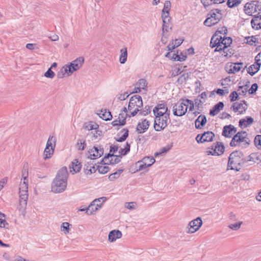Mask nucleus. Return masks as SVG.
Here are the masks:
<instances>
[{"label": "nucleus", "instance_id": "33", "mask_svg": "<svg viewBox=\"0 0 261 261\" xmlns=\"http://www.w3.org/2000/svg\"><path fill=\"white\" fill-rule=\"evenodd\" d=\"M98 125H97L96 123L93 122L85 123L84 125V128L88 130L97 129H98Z\"/></svg>", "mask_w": 261, "mask_h": 261}, {"label": "nucleus", "instance_id": "3", "mask_svg": "<svg viewBox=\"0 0 261 261\" xmlns=\"http://www.w3.org/2000/svg\"><path fill=\"white\" fill-rule=\"evenodd\" d=\"M28 181H24L23 183H21L19 188V204L18 209L21 213L25 211L27 205L28 199Z\"/></svg>", "mask_w": 261, "mask_h": 261}, {"label": "nucleus", "instance_id": "55", "mask_svg": "<svg viewBox=\"0 0 261 261\" xmlns=\"http://www.w3.org/2000/svg\"><path fill=\"white\" fill-rule=\"evenodd\" d=\"M242 223L243 222H239L237 223L231 224L228 225V227L232 230H237L240 228Z\"/></svg>", "mask_w": 261, "mask_h": 261}, {"label": "nucleus", "instance_id": "26", "mask_svg": "<svg viewBox=\"0 0 261 261\" xmlns=\"http://www.w3.org/2000/svg\"><path fill=\"white\" fill-rule=\"evenodd\" d=\"M98 201V199L94 200L88 207H86V213L87 215H91L93 214L94 212L97 211L99 208V207L95 204V203Z\"/></svg>", "mask_w": 261, "mask_h": 261}, {"label": "nucleus", "instance_id": "16", "mask_svg": "<svg viewBox=\"0 0 261 261\" xmlns=\"http://www.w3.org/2000/svg\"><path fill=\"white\" fill-rule=\"evenodd\" d=\"M217 18L212 17L211 15L208 16L204 21V24L207 27H211L217 24L222 18V14H217Z\"/></svg>", "mask_w": 261, "mask_h": 261}, {"label": "nucleus", "instance_id": "49", "mask_svg": "<svg viewBox=\"0 0 261 261\" xmlns=\"http://www.w3.org/2000/svg\"><path fill=\"white\" fill-rule=\"evenodd\" d=\"M29 175L28 165L25 166L24 165L23 169L22 170V177L23 178L24 181H28V177Z\"/></svg>", "mask_w": 261, "mask_h": 261}, {"label": "nucleus", "instance_id": "61", "mask_svg": "<svg viewBox=\"0 0 261 261\" xmlns=\"http://www.w3.org/2000/svg\"><path fill=\"white\" fill-rule=\"evenodd\" d=\"M223 38V41H225V47H228L232 43V40L231 38L229 37H225V36Z\"/></svg>", "mask_w": 261, "mask_h": 261}, {"label": "nucleus", "instance_id": "11", "mask_svg": "<svg viewBox=\"0 0 261 261\" xmlns=\"http://www.w3.org/2000/svg\"><path fill=\"white\" fill-rule=\"evenodd\" d=\"M256 65L252 64L247 69V72L251 76L254 75L260 69L261 66V51L255 57Z\"/></svg>", "mask_w": 261, "mask_h": 261}, {"label": "nucleus", "instance_id": "35", "mask_svg": "<svg viewBox=\"0 0 261 261\" xmlns=\"http://www.w3.org/2000/svg\"><path fill=\"white\" fill-rule=\"evenodd\" d=\"M101 113H102L100 114V115H101V116H100V117L103 120L108 121L112 119L113 117L111 114V113L110 111H107V110H105V111L104 112H103V111H101Z\"/></svg>", "mask_w": 261, "mask_h": 261}, {"label": "nucleus", "instance_id": "42", "mask_svg": "<svg viewBox=\"0 0 261 261\" xmlns=\"http://www.w3.org/2000/svg\"><path fill=\"white\" fill-rule=\"evenodd\" d=\"M136 86H138L140 87L141 89L146 90L147 82L144 79H141L136 83Z\"/></svg>", "mask_w": 261, "mask_h": 261}, {"label": "nucleus", "instance_id": "7", "mask_svg": "<svg viewBox=\"0 0 261 261\" xmlns=\"http://www.w3.org/2000/svg\"><path fill=\"white\" fill-rule=\"evenodd\" d=\"M155 160L153 156H145L141 160L138 161L135 165L136 167L138 168L137 171L143 170L146 168L151 166Z\"/></svg>", "mask_w": 261, "mask_h": 261}, {"label": "nucleus", "instance_id": "20", "mask_svg": "<svg viewBox=\"0 0 261 261\" xmlns=\"http://www.w3.org/2000/svg\"><path fill=\"white\" fill-rule=\"evenodd\" d=\"M244 10L246 14L250 16H252L253 13L256 12L254 3H253V1L250 3H247L244 6Z\"/></svg>", "mask_w": 261, "mask_h": 261}, {"label": "nucleus", "instance_id": "17", "mask_svg": "<svg viewBox=\"0 0 261 261\" xmlns=\"http://www.w3.org/2000/svg\"><path fill=\"white\" fill-rule=\"evenodd\" d=\"M207 122L206 117L204 115L201 114L195 121V127L197 129H201Z\"/></svg>", "mask_w": 261, "mask_h": 261}, {"label": "nucleus", "instance_id": "56", "mask_svg": "<svg viewBox=\"0 0 261 261\" xmlns=\"http://www.w3.org/2000/svg\"><path fill=\"white\" fill-rule=\"evenodd\" d=\"M205 101L204 100H201V99H199L198 97L195 99L194 100V103L195 105L196 108H197V110H199V108L202 106V105L203 104V103Z\"/></svg>", "mask_w": 261, "mask_h": 261}, {"label": "nucleus", "instance_id": "41", "mask_svg": "<svg viewBox=\"0 0 261 261\" xmlns=\"http://www.w3.org/2000/svg\"><path fill=\"white\" fill-rule=\"evenodd\" d=\"M219 34H223L224 35L227 34V29L226 27H223L220 29H218L214 34L213 36H215V38L219 37L220 36Z\"/></svg>", "mask_w": 261, "mask_h": 261}, {"label": "nucleus", "instance_id": "8", "mask_svg": "<svg viewBox=\"0 0 261 261\" xmlns=\"http://www.w3.org/2000/svg\"><path fill=\"white\" fill-rule=\"evenodd\" d=\"M188 110V105L181 102L175 103L173 107V113L174 116H182L186 114Z\"/></svg>", "mask_w": 261, "mask_h": 261}, {"label": "nucleus", "instance_id": "12", "mask_svg": "<svg viewBox=\"0 0 261 261\" xmlns=\"http://www.w3.org/2000/svg\"><path fill=\"white\" fill-rule=\"evenodd\" d=\"M215 134L211 131L205 132L203 134H198L196 137V140L198 143L213 141Z\"/></svg>", "mask_w": 261, "mask_h": 261}, {"label": "nucleus", "instance_id": "9", "mask_svg": "<svg viewBox=\"0 0 261 261\" xmlns=\"http://www.w3.org/2000/svg\"><path fill=\"white\" fill-rule=\"evenodd\" d=\"M248 134L245 131L242 130L238 132L232 138L230 146L231 147L241 145L243 141H247V140L245 139V137Z\"/></svg>", "mask_w": 261, "mask_h": 261}, {"label": "nucleus", "instance_id": "59", "mask_svg": "<svg viewBox=\"0 0 261 261\" xmlns=\"http://www.w3.org/2000/svg\"><path fill=\"white\" fill-rule=\"evenodd\" d=\"M229 97L230 101L233 102L238 99L239 95L237 92L236 91H234L230 93Z\"/></svg>", "mask_w": 261, "mask_h": 261}, {"label": "nucleus", "instance_id": "44", "mask_svg": "<svg viewBox=\"0 0 261 261\" xmlns=\"http://www.w3.org/2000/svg\"><path fill=\"white\" fill-rule=\"evenodd\" d=\"M130 144L128 142H126V145H125L124 148H121L119 150V153L122 155H125L127 154L130 151Z\"/></svg>", "mask_w": 261, "mask_h": 261}, {"label": "nucleus", "instance_id": "2", "mask_svg": "<svg viewBox=\"0 0 261 261\" xmlns=\"http://www.w3.org/2000/svg\"><path fill=\"white\" fill-rule=\"evenodd\" d=\"M245 163V157L243 152L240 150L234 151L228 157L227 169L239 171L241 168H238V166L242 167Z\"/></svg>", "mask_w": 261, "mask_h": 261}, {"label": "nucleus", "instance_id": "22", "mask_svg": "<svg viewBox=\"0 0 261 261\" xmlns=\"http://www.w3.org/2000/svg\"><path fill=\"white\" fill-rule=\"evenodd\" d=\"M211 149L216 150L217 153V155L222 154L225 150V147L223 143L220 142H216L215 143H214Z\"/></svg>", "mask_w": 261, "mask_h": 261}, {"label": "nucleus", "instance_id": "4", "mask_svg": "<svg viewBox=\"0 0 261 261\" xmlns=\"http://www.w3.org/2000/svg\"><path fill=\"white\" fill-rule=\"evenodd\" d=\"M143 107V101L141 96L135 95L133 96L128 103V109L131 112L130 117H134L140 112L139 108Z\"/></svg>", "mask_w": 261, "mask_h": 261}, {"label": "nucleus", "instance_id": "60", "mask_svg": "<svg viewBox=\"0 0 261 261\" xmlns=\"http://www.w3.org/2000/svg\"><path fill=\"white\" fill-rule=\"evenodd\" d=\"M258 88V85L256 83L253 84L249 90V93L250 94H253L256 93Z\"/></svg>", "mask_w": 261, "mask_h": 261}, {"label": "nucleus", "instance_id": "30", "mask_svg": "<svg viewBox=\"0 0 261 261\" xmlns=\"http://www.w3.org/2000/svg\"><path fill=\"white\" fill-rule=\"evenodd\" d=\"M120 55L119 57V62L121 64H124L127 58V47H125L120 49Z\"/></svg>", "mask_w": 261, "mask_h": 261}, {"label": "nucleus", "instance_id": "14", "mask_svg": "<svg viewBox=\"0 0 261 261\" xmlns=\"http://www.w3.org/2000/svg\"><path fill=\"white\" fill-rule=\"evenodd\" d=\"M153 112L155 117H160V116L166 115V113H170L166 105L164 103L158 104L154 108Z\"/></svg>", "mask_w": 261, "mask_h": 261}, {"label": "nucleus", "instance_id": "36", "mask_svg": "<svg viewBox=\"0 0 261 261\" xmlns=\"http://www.w3.org/2000/svg\"><path fill=\"white\" fill-rule=\"evenodd\" d=\"M93 163L90 161L88 162L84 165V171L87 175H90L92 174L91 168L93 167Z\"/></svg>", "mask_w": 261, "mask_h": 261}, {"label": "nucleus", "instance_id": "64", "mask_svg": "<svg viewBox=\"0 0 261 261\" xmlns=\"http://www.w3.org/2000/svg\"><path fill=\"white\" fill-rule=\"evenodd\" d=\"M253 3H254V6L255 7L256 12L261 11V2L257 1H253Z\"/></svg>", "mask_w": 261, "mask_h": 261}, {"label": "nucleus", "instance_id": "10", "mask_svg": "<svg viewBox=\"0 0 261 261\" xmlns=\"http://www.w3.org/2000/svg\"><path fill=\"white\" fill-rule=\"evenodd\" d=\"M84 63V58L83 57H80L70 63L68 65V70L70 73L72 74L74 71L79 70L83 65Z\"/></svg>", "mask_w": 261, "mask_h": 261}, {"label": "nucleus", "instance_id": "25", "mask_svg": "<svg viewBox=\"0 0 261 261\" xmlns=\"http://www.w3.org/2000/svg\"><path fill=\"white\" fill-rule=\"evenodd\" d=\"M224 105L223 102L219 101L216 104L210 111V115L213 116L216 115L222 109Z\"/></svg>", "mask_w": 261, "mask_h": 261}, {"label": "nucleus", "instance_id": "24", "mask_svg": "<svg viewBox=\"0 0 261 261\" xmlns=\"http://www.w3.org/2000/svg\"><path fill=\"white\" fill-rule=\"evenodd\" d=\"M82 167V166L81 162H80L77 159H74L69 166V168L72 169V170H71V172H73L72 174L79 172Z\"/></svg>", "mask_w": 261, "mask_h": 261}, {"label": "nucleus", "instance_id": "1", "mask_svg": "<svg viewBox=\"0 0 261 261\" xmlns=\"http://www.w3.org/2000/svg\"><path fill=\"white\" fill-rule=\"evenodd\" d=\"M68 172L66 167L60 169L51 184V191L56 193L64 192L67 185Z\"/></svg>", "mask_w": 261, "mask_h": 261}, {"label": "nucleus", "instance_id": "31", "mask_svg": "<svg viewBox=\"0 0 261 261\" xmlns=\"http://www.w3.org/2000/svg\"><path fill=\"white\" fill-rule=\"evenodd\" d=\"M241 108H242L244 111H246L247 109V108L243 106V103L242 102H236L233 103L231 107V109H232L234 112H239L240 114L243 113V111H239V109Z\"/></svg>", "mask_w": 261, "mask_h": 261}, {"label": "nucleus", "instance_id": "54", "mask_svg": "<svg viewBox=\"0 0 261 261\" xmlns=\"http://www.w3.org/2000/svg\"><path fill=\"white\" fill-rule=\"evenodd\" d=\"M171 8V3L169 1H166L165 2L164 8L162 10V12H166V13H168Z\"/></svg>", "mask_w": 261, "mask_h": 261}, {"label": "nucleus", "instance_id": "47", "mask_svg": "<svg viewBox=\"0 0 261 261\" xmlns=\"http://www.w3.org/2000/svg\"><path fill=\"white\" fill-rule=\"evenodd\" d=\"M113 156H114V154H113V153H108L106 154L105 155L103 159L100 162V164L102 165H110V164L108 162H107V160H108L110 158H112Z\"/></svg>", "mask_w": 261, "mask_h": 261}, {"label": "nucleus", "instance_id": "29", "mask_svg": "<svg viewBox=\"0 0 261 261\" xmlns=\"http://www.w3.org/2000/svg\"><path fill=\"white\" fill-rule=\"evenodd\" d=\"M122 132H124V134H123V135L121 137H118L120 135V134L118 133L117 135V137H115V139L116 141L119 142H123L128 137L129 130L127 128H123L121 130L120 133H122Z\"/></svg>", "mask_w": 261, "mask_h": 261}, {"label": "nucleus", "instance_id": "13", "mask_svg": "<svg viewBox=\"0 0 261 261\" xmlns=\"http://www.w3.org/2000/svg\"><path fill=\"white\" fill-rule=\"evenodd\" d=\"M202 225V220L200 217H197L191 221L188 224V233H193L199 229Z\"/></svg>", "mask_w": 261, "mask_h": 261}, {"label": "nucleus", "instance_id": "63", "mask_svg": "<svg viewBox=\"0 0 261 261\" xmlns=\"http://www.w3.org/2000/svg\"><path fill=\"white\" fill-rule=\"evenodd\" d=\"M172 147V145H168L167 146L162 147L161 149V152L160 153H166L168 151H169L171 147Z\"/></svg>", "mask_w": 261, "mask_h": 261}, {"label": "nucleus", "instance_id": "37", "mask_svg": "<svg viewBox=\"0 0 261 261\" xmlns=\"http://www.w3.org/2000/svg\"><path fill=\"white\" fill-rule=\"evenodd\" d=\"M245 40H246V43L250 45H253V43H255L258 41V38L255 36H248L245 38Z\"/></svg>", "mask_w": 261, "mask_h": 261}, {"label": "nucleus", "instance_id": "57", "mask_svg": "<svg viewBox=\"0 0 261 261\" xmlns=\"http://www.w3.org/2000/svg\"><path fill=\"white\" fill-rule=\"evenodd\" d=\"M55 75V74L54 72L52 71L51 68H49L44 73V76L47 78L53 79Z\"/></svg>", "mask_w": 261, "mask_h": 261}, {"label": "nucleus", "instance_id": "53", "mask_svg": "<svg viewBox=\"0 0 261 261\" xmlns=\"http://www.w3.org/2000/svg\"><path fill=\"white\" fill-rule=\"evenodd\" d=\"M221 11L218 9H213L211 11L210 13L208 14V16L211 15L212 17L216 19L217 15V14H222L221 13Z\"/></svg>", "mask_w": 261, "mask_h": 261}, {"label": "nucleus", "instance_id": "6", "mask_svg": "<svg viewBox=\"0 0 261 261\" xmlns=\"http://www.w3.org/2000/svg\"><path fill=\"white\" fill-rule=\"evenodd\" d=\"M225 41H223V38L222 36L217 38H215V36H212L210 45L211 48L216 47L214 51L217 52L227 49V47H225Z\"/></svg>", "mask_w": 261, "mask_h": 261}, {"label": "nucleus", "instance_id": "27", "mask_svg": "<svg viewBox=\"0 0 261 261\" xmlns=\"http://www.w3.org/2000/svg\"><path fill=\"white\" fill-rule=\"evenodd\" d=\"M71 74V73H70L67 64H66L60 69V70L57 73V75L58 78L61 79L64 77L70 76Z\"/></svg>", "mask_w": 261, "mask_h": 261}, {"label": "nucleus", "instance_id": "45", "mask_svg": "<svg viewBox=\"0 0 261 261\" xmlns=\"http://www.w3.org/2000/svg\"><path fill=\"white\" fill-rule=\"evenodd\" d=\"M254 143L255 147L259 149H261V135H257L255 137Z\"/></svg>", "mask_w": 261, "mask_h": 261}, {"label": "nucleus", "instance_id": "43", "mask_svg": "<svg viewBox=\"0 0 261 261\" xmlns=\"http://www.w3.org/2000/svg\"><path fill=\"white\" fill-rule=\"evenodd\" d=\"M5 217L6 215L0 212V227L2 228H5L6 225H9L5 220Z\"/></svg>", "mask_w": 261, "mask_h": 261}, {"label": "nucleus", "instance_id": "5", "mask_svg": "<svg viewBox=\"0 0 261 261\" xmlns=\"http://www.w3.org/2000/svg\"><path fill=\"white\" fill-rule=\"evenodd\" d=\"M170 113H166L163 116L155 117L154 123V128L156 131H160L165 128L169 120Z\"/></svg>", "mask_w": 261, "mask_h": 261}, {"label": "nucleus", "instance_id": "38", "mask_svg": "<svg viewBox=\"0 0 261 261\" xmlns=\"http://www.w3.org/2000/svg\"><path fill=\"white\" fill-rule=\"evenodd\" d=\"M86 147L85 140L79 139L76 143V147L79 150H84Z\"/></svg>", "mask_w": 261, "mask_h": 261}, {"label": "nucleus", "instance_id": "18", "mask_svg": "<svg viewBox=\"0 0 261 261\" xmlns=\"http://www.w3.org/2000/svg\"><path fill=\"white\" fill-rule=\"evenodd\" d=\"M251 24L253 29L256 30L261 29V15L258 14L254 15L251 21Z\"/></svg>", "mask_w": 261, "mask_h": 261}, {"label": "nucleus", "instance_id": "51", "mask_svg": "<svg viewBox=\"0 0 261 261\" xmlns=\"http://www.w3.org/2000/svg\"><path fill=\"white\" fill-rule=\"evenodd\" d=\"M113 157H115V159L114 160H113L111 158V160H109L108 162L110 164H116L119 163L120 162L121 159V155H115L114 154V156H113Z\"/></svg>", "mask_w": 261, "mask_h": 261}, {"label": "nucleus", "instance_id": "21", "mask_svg": "<svg viewBox=\"0 0 261 261\" xmlns=\"http://www.w3.org/2000/svg\"><path fill=\"white\" fill-rule=\"evenodd\" d=\"M253 121V118L251 116H246L245 118L240 120L239 125L241 128H244L250 125Z\"/></svg>", "mask_w": 261, "mask_h": 261}, {"label": "nucleus", "instance_id": "46", "mask_svg": "<svg viewBox=\"0 0 261 261\" xmlns=\"http://www.w3.org/2000/svg\"><path fill=\"white\" fill-rule=\"evenodd\" d=\"M70 225V224L68 222L62 223L61 226V231H63L65 234H67L68 233H69Z\"/></svg>", "mask_w": 261, "mask_h": 261}, {"label": "nucleus", "instance_id": "52", "mask_svg": "<svg viewBox=\"0 0 261 261\" xmlns=\"http://www.w3.org/2000/svg\"><path fill=\"white\" fill-rule=\"evenodd\" d=\"M225 126L223 127V130H222V135L226 137V138H230L231 137V135L232 134V132L229 127V128H226V131L225 130Z\"/></svg>", "mask_w": 261, "mask_h": 261}, {"label": "nucleus", "instance_id": "19", "mask_svg": "<svg viewBox=\"0 0 261 261\" xmlns=\"http://www.w3.org/2000/svg\"><path fill=\"white\" fill-rule=\"evenodd\" d=\"M149 122L147 119H144L142 122L138 123L136 130L138 134L144 133L149 127Z\"/></svg>", "mask_w": 261, "mask_h": 261}, {"label": "nucleus", "instance_id": "58", "mask_svg": "<svg viewBox=\"0 0 261 261\" xmlns=\"http://www.w3.org/2000/svg\"><path fill=\"white\" fill-rule=\"evenodd\" d=\"M140 114L142 115H144V116H146L148 114H149V113H150L151 112V110H150V107L148 106H146L145 107L144 109L142 110V111H140Z\"/></svg>", "mask_w": 261, "mask_h": 261}, {"label": "nucleus", "instance_id": "28", "mask_svg": "<svg viewBox=\"0 0 261 261\" xmlns=\"http://www.w3.org/2000/svg\"><path fill=\"white\" fill-rule=\"evenodd\" d=\"M243 65V63L242 62H238L234 64L233 65H231L230 66V69L227 70L228 73H236V72L239 71L242 68V66Z\"/></svg>", "mask_w": 261, "mask_h": 261}, {"label": "nucleus", "instance_id": "32", "mask_svg": "<svg viewBox=\"0 0 261 261\" xmlns=\"http://www.w3.org/2000/svg\"><path fill=\"white\" fill-rule=\"evenodd\" d=\"M56 138L53 136H49L46 143V147H45V152L46 150L49 149V147L51 148H54L56 145Z\"/></svg>", "mask_w": 261, "mask_h": 261}, {"label": "nucleus", "instance_id": "40", "mask_svg": "<svg viewBox=\"0 0 261 261\" xmlns=\"http://www.w3.org/2000/svg\"><path fill=\"white\" fill-rule=\"evenodd\" d=\"M189 73H184L178 78L176 82L178 84H182V83L185 82L187 80V79H189Z\"/></svg>", "mask_w": 261, "mask_h": 261}, {"label": "nucleus", "instance_id": "62", "mask_svg": "<svg viewBox=\"0 0 261 261\" xmlns=\"http://www.w3.org/2000/svg\"><path fill=\"white\" fill-rule=\"evenodd\" d=\"M96 199H98V201L95 203V204L97 205L98 207L100 208L102 203L106 200L107 198L106 197H102L99 198H97Z\"/></svg>", "mask_w": 261, "mask_h": 261}, {"label": "nucleus", "instance_id": "48", "mask_svg": "<svg viewBox=\"0 0 261 261\" xmlns=\"http://www.w3.org/2000/svg\"><path fill=\"white\" fill-rule=\"evenodd\" d=\"M54 151V148H49V149L46 150V152H45V149L44 151L43 155H44V159L45 160H46L47 159L50 158L51 156V155L53 154Z\"/></svg>", "mask_w": 261, "mask_h": 261}, {"label": "nucleus", "instance_id": "34", "mask_svg": "<svg viewBox=\"0 0 261 261\" xmlns=\"http://www.w3.org/2000/svg\"><path fill=\"white\" fill-rule=\"evenodd\" d=\"M123 171V169H119L115 172L111 174L109 176V180L111 181H113L115 179L118 178Z\"/></svg>", "mask_w": 261, "mask_h": 261}, {"label": "nucleus", "instance_id": "50", "mask_svg": "<svg viewBox=\"0 0 261 261\" xmlns=\"http://www.w3.org/2000/svg\"><path fill=\"white\" fill-rule=\"evenodd\" d=\"M97 169L98 170V172L99 173L105 174L109 171L110 168L107 166H98Z\"/></svg>", "mask_w": 261, "mask_h": 261}, {"label": "nucleus", "instance_id": "15", "mask_svg": "<svg viewBox=\"0 0 261 261\" xmlns=\"http://www.w3.org/2000/svg\"><path fill=\"white\" fill-rule=\"evenodd\" d=\"M90 159H93L92 156L94 158H99L103 154V148L101 146H94L92 149L89 151Z\"/></svg>", "mask_w": 261, "mask_h": 261}, {"label": "nucleus", "instance_id": "23", "mask_svg": "<svg viewBox=\"0 0 261 261\" xmlns=\"http://www.w3.org/2000/svg\"><path fill=\"white\" fill-rule=\"evenodd\" d=\"M122 235L121 232L119 230H112L109 233V241L111 242H114L117 239L121 238Z\"/></svg>", "mask_w": 261, "mask_h": 261}, {"label": "nucleus", "instance_id": "39", "mask_svg": "<svg viewBox=\"0 0 261 261\" xmlns=\"http://www.w3.org/2000/svg\"><path fill=\"white\" fill-rule=\"evenodd\" d=\"M241 2V0H228L227 5L229 8H232L240 5Z\"/></svg>", "mask_w": 261, "mask_h": 261}]
</instances>
